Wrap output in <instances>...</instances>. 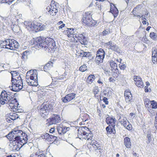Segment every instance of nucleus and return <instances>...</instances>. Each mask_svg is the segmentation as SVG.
I'll return each instance as SVG.
<instances>
[{"label":"nucleus","mask_w":157,"mask_h":157,"mask_svg":"<svg viewBox=\"0 0 157 157\" xmlns=\"http://www.w3.org/2000/svg\"><path fill=\"white\" fill-rule=\"evenodd\" d=\"M107 98L106 97H104L103 99L104 102L106 105H108V101H107Z\"/></svg>","instance_id":"obj_56"},{"label":"nucleus","mask_w":157,"mask_h":157,"mask_svg":"<svg viewBox=\"0 0 157 157\" xmlns=\"http://www.w3.org/2000/svg\"><path fill=\"white\" fill-rule=\"evenodd\" d=\"M12 85L10 89L13 91L17 92L23 87V82L20 74L11 79Z\"/></svg>","instance_id":"obj_4"},{"label":"nucleus","mask_w":157,"mask_h":157,"mask_svg":"<svg viewBox=\"0 0 157 157\" xmlns=\"http://www.w3.org/2000/svg\"><path fill=\"white\" fill-rule=\"evenodd\" d=\"M33 29L39 31L44 30L46 28L45 25L40 23H36L33 24Z\"/></svg>","instance_id":"obj_16"},{"label":"nucleus","mask_w":157,"mask_h":157,"mask_svg":"<svg viewBox=\"0 0 157 157\" xmlns=\"http://www.w3.org/2000/svg\"><path fill=\"white\" fill-rule=\"evenodd\" d=\"M126 129L128 130H131L132 129V125L130 124L129 122H128V123L126 124V125L123 126Z\"/></svg>","instance_id":"obj_36"},{"label":"nucleus","mask_w":157,"mask_h":157,"mask_svg":"<svg viewBox=\"0 0 157 157\" xmlns=\"http://www.w3.org/2000/svg\"><path fill=\"white\" fill-rule=\"evenodd\" d=\"M56 5L52 4L51 5L50 7H46L45 11L46 13L51 16L55 15L58 12V10L56 8Z\"/></svg>","instance_id":"obj_8"},{"label":"nucleus","mask_w":157,"mask_h":157,"mask_svg":"<svg viewBox=\"0 0 157 157\" xmlns=\"http://www.w3.org/2000/svg\"><path fill=\"white\" fill-rule=\"evenodd\" d=\"M34 44L39 48L48 51L50 49L52 50L56 48L54 40L50 38L44 39L40 36L38 37L34 41Z\"/></svg>","instance_id":"obj_1"},{"label":"nucleus","mask_w":157,"mask_h":157,"mask_svg":"<svg viewBox=\"0 0 157 157\" xmlns=\"http://www.w3.org/2000/svg\"><path fill=\"white\" fill-rule=\"evenodd\" d=\"M86 66L85 64H84L82 66H81L79 69L80 71L82 72H84L86 70Z\"/></svg>","instance_id":"obj_47"},{"label":"nucleus","mask_w":157,"mask_h":157,"mask_svg":"<svg viewBox=\"0 0 157 157\" xmlns=\"http://www.w3.org/2000/svg\"><path fill=\"white\" fill-rule=\"evenodd\" d=\"M98 144V142L95 140L94 141H93L91 143V144H92V145H94V144Z\"/></svg>","instance_id":"obj_62"},{"label":"nucleus","mask_w":157,"mask_h":157,"mask_svg":"<svg viewBox=\"0 0 157 157\" xmlns=\"http://www.w3.org/2000/svg\"><path fill=\"white\" fill-rule=\"evenodd\" d=\"M29 54V52L28 51H25L22 52V54L21 59L23 60H25L28 58V55Z\"/></svg>","instance_id":"obj_31"},{"label":"nucleus","mask_w":157,"mask_h":157,"mask_svg":"<svg viewBox=\"0 0 157 157\" xmlns=\"http://www.w3.org/2000/svg\"><path fill=\"white\" fill-rule=\"evenodd\" d=\"M134 80L135 81V83L137 86L142 88L144 87V83L141 78L139 76H134Z\"/></svg>","instance_id":"obj_12"},{"label":"nucleus","mask_w":157,"mask_h":157,"mask_svg":"<svg viewBox=\"0 0 157 157\" xmlns=\"http://www.w3.org/2000/svg\"><path fill=\"white\" fill-rule=\"evenodd\" d=\"M33 24L31 22H29L27 21H25L24 22V24L25 27L28 30H31L33 29Z\"/></svg>","instance_id":"obj_22"},{"label":"nucleus","mask_w":157,"mask_h":157,"mask_svg":"<svg viewBox=\"0 0 157 157\" xmlns=\"http://www.w3.org/2000/svg\"><path fill=\"white\" fill-rule=\"evenodd\" d=\"M65 25L64 24H62L58 27L59 29H61L63 28L65 26Z\"/></svg>","instance_id":"obj_63"},{"label":"nucleus","mask_w":157,"mask_h":157,"mask_svg":"<svg viewBox=\"0 0 157 157\" xmlns=\"http://www.w3.org/2000/svg\"><path fill=\"white\" fill-rule=\"evenodd\" d=\"M12 93L8 92L6 93V91H2L1 94L0 95V103L2 105H4L5 103H10V105L12 106L14 105H18L19 104L17 103V101L16 98L13 99L12 94Z\"/></svg>","instance_id":"obj_2"},{"label":"nucleus","mask_w":157,"mask_h":157,"mask_svg":"<svg viewBox=\"0 0 157 157\" xmlns=\"http://www.w3.org/2000/svg\"><path fill=\"white\" fill-rule=\"evenodd\" d=\"M152 62L155 64L157 61V57H152Z\"/></svg>","instance_id":"obj_53"},{"label":"nucleus","mask_w":157,"mask_h":157,"mask_svg":"<svg viewBox=\"0 0 157 157\" xmlns=\"http://www.w3.org/2000/svg\"><path fill=\"white\" fill-rule=\"evenodd\" d=\"M92 135L91 134H90V133H88V134H86V136H85L83 138L86 140L87 139V140H89L90 138L92 137Z\"/></svg>","instance_id":"obj_49"},{"label":"nucleus","mask_w":157,"mask_h":157,"mask_svg":"<svg viewBox=\"0 0 157 157\" xmlns=\"http://www.w3.org/2000/svg\"><path fill=\"white\" fill-rule=\"evenodd\" d=\"M152 57H157V49L155 47L152 48Z\"/></svg>","instance_id":"obj_37"},{"label":"nucleus","mask_w":157,"mask_h":157,"mask_svg":"<svg viewBox=\"0 0 157 157\" xmlns=\"http://www.w3.org/2000/svg\"><path fill=\"white\" fill-rule=\"evenodd\" d=\"M151 103L149 102L147 103H146V104L145 105V107L146 108H147L148 109H147L149 112L150 113H152L151 112L153 111L152 109H151Z\"/></svg>","instance_id":"obj_39"},{"label":"nucleus","mask_w":157,"mask_h":157,"mask_svg":"<svg viewBox=\"0 0 157 157\" xmlns=\"http://www.w3.org/2000/svg\"><path fill=\"white\" fill-rule=\"evenodd\" d=\"M18 105H10V108L11 109L12 111L16 113H21L23 111L22 110L19 109L18 108Z\"/></svg>","instance_id":"obj_29"},{"label":"nucleus","mask_w":157,"mask_h":157,"mask_svg":"<svg viewBox=\"0 0 157 157\" xmlns=\"http://www.w3.org/2000/svg\"><path fill=\"white\" fill-rule=\"evenodd\" d=\"M124 144L126 147L128 148H130L131 145L130 142V139L128 137H126L124 139Z\"/></svg>","instance_id":"obj_25"},{"label":"nucleus","mask_w":157,"mask_h":157,"mask_svg":"<svg viewBox=\"0 0 157 157\" xmlns=\"http://www.w3.org/2000/svg\"><path fill=\"white\" fill-rule=\"evenodd\" d=\"M103 61V59L101 58H100L96 56L95 60V62L98 65L100 63H102Z\"/></svg>","instance_id":"obj_35"},{"label":"nucleus","mask_w":157,"mask_h":157,"mask_svg":"<svg viewBox=\"0 0 157 157\" xmlns=\"http://www.w3.org/2000/svg\"><path fill=\"white\" fill-rule=\"evenodd\" d=\"M67 30L66 31L67 32V35L68 37H72L74 39L75 37H74V35H76L78 33H74L75 32L74 31V29H68L67 28Z\"/></svg>","instance_id":"obj_23"},{"label":"nucleus","mask_w":157,"mask_h":157,"mask_svg":"<svg viewBox=\"0 0 157 157\" xmlns=\"http://www.w3.org/2000/svg\"><path fill=\"white\" fill-rule=\"evenodd\" d=\"M75 94L74 93L69 94L67 95L64 98H62L63 101L64 102H67L71 101L75 98Z\"/></svg>","instance_id":"obj_15"},{"label":"nucleus","mask_w":157,"mask_h":157,"mask_svg":"<svg viewBox=\"0 0 157 157\" xmlns=\"http://www.w3.org/2000/svg\"><path fill=\"white\" fill-rule=\"evenodd\" d=\"M151 106L152 109H156L157 108V102L154 101H151Z\"/></svg>","instance_id":"obj_41"},{"label":"nucleus","mask_w":157,"mask_h":157,"mask_svg":"<svg viewBox=\"0 0 157 157\" xmlns=\"http://www.w3.org/2000/svg\"><path fill=\"white\" fill-rule=\"evenodd\" d=\"M52 67V63L51 61H49L44 66V70L45 72H48L50 69Z\"/></svg>","instance_id":"obj_26"},{"label":"nucleus","mask_w":157,"mask_h":157,"mask_svg":"<svg viewBox=\"0 0 157 157\" xmlns=\"http://www.w3.org/2000/svg\"><path fill=\"white\" fill-rule=\"evenodd\" d=\"M90 20L91 21H90V23H86L85 25L90 27L94 26L97 25L98 24L96 21L93 20L92 18Z\"/></svg>","instance_id":"obj_27"},{"label":"nucleus","mask_w":157,"mask_h":157,"mask_svg":"<svg viewBox=\"0 0 157 157\" xmlns=\"http://www.w3.org/2000/svg\"><path fill=\"white\" fill-rule=\"evenodd\" d=\"M60 116L58 115H54L49 119L48 122L50 124H55L58 123L60 121Z\"/></svg>","instance_id":"obj_11"},{"label":"nucleus","mask_w":157,"mask_h":157,"mask_svg":"<svg viewBox=\"0 0 157 157\" xmlns=\"http://www.w3.org/2000/svg\"><path fill=\"white\" fill-rule=\"evenodd\" d=\"M14 0H0L1 3H7L9 4H11Z\"/></svg>","instance_id":"obj_44"},{"label":"nucleus","mask_w":157,"mask_h":157,"mask_svg":"<svg viewBox=\"0 0 157 157\" xmlns=\"http://www.w3.org/2000/svg\"><path fill=\"white\" fill-rule=\"evenodd\" d=\"M41 136L43 139H45L48 140V137H49V135L48 133H46L42 134Z\"/></svg>","instance_id":"obj_48"},{"label":"nucleus","mask_w":157,"mask_h":157,"mask_svg":"<svg viewBox=\"0 0 157 157\" xmlns=\"http://www.w3.org/2000/svg\"><path fill=\"white\" fill-rule=\"evenodd\" d=\"M53 104L51 101H47L44 102L40 107L39 112L41 114V116L46 118V117L53 109Z\"/></svg>","instance_id":"obj_3"},{"label":"nucleus","mask_w":157,"mask_h":157,"mask_svg":"<svg viewBox=\"0 0 157 157\" xmlns=\"http://www.w3.org/2000/svg\"><path fill=\"white\" fill-rule=\"evenodd\" d=\"M22 133V131L19 130H13L10 132L7 135V137L12 140H17L18 136H20Z\"/></svg>","instance_id":"obj_7"},{"label":"nucleus","mask_w":157,"mask_h":157,"mask_svg":"<svg viewBox=\"0 0 157 157\" xmlns=\"http://www.w3.org/2000/svg\"><path fill=\"white\" fill-rule=\"evenodd\" d=\"M150 36L154 40H157V35L154 32L151 33L150 34Z\"/></svg>","instance_id":"obj_38"},{"label":"nucleus","mask_w":157,"mask_h":157,"mask_svg":"<svg viewBox=\"0 0 157 157\" xmlns=\"http://www.w3.org/2000/svg\"><path fill=\"white\" fill-rule=\"evenodd\" d=\"M92 146H93L94 149L95 150H99L101 149V146L99 144H94V145H92Z\"/></svg>","instance_id":"obj_46"},{"label":"nucleus","mask_w":157,"mask_h":157,"mask_svg":"<svg viewBox=\"0 0 157 157\" xmlns=\"http://www.w3.org/2000/svg\"><path fill=\"white\" fill-rule=\"evenodd\" d=\"M124 95L126 101L127 102H130L132 97L131 92L126 90L125 91Z\"/></svg>","instance_id":"obj_21"},{"label":"nucleus","mask_w":157,"mask_h":157,"mask_svg":"<svg viewBox=\"0 0 157 157\" xmlns=\"http://www.w3.org/2000/svg\"><path fill=\"white\" fill-rule=\"evenodd\" d=\"M106 121L108 124L109 125H111L112 126H115V122H116V120L115 118L109 116L106 118Z\"/></svg>","instance_id":"obj_20"},{"label":"nucleus","mask_w":157,"mask_h":157,"mask_svg":"<svg viewBox=\"0 0 157 157\" xmlns=\"http://www.w3.org/2000/svg\"><path fill=\"white\" fill-rule=\"evenodd\" d=\"M118 120L121 124L123 126L126 125V124L129 122L127 118L125 117L124 115L122 114H120L119 115V117Z\"/></svg>","instance_id":"obj_18"},{"label":"nucleus","mask_w":157,"mask_h":157,"mask_svg":"<svg viewBox=\"0 0 157 157\" xmlns=\"http://www.w3.org/2000/svg\"><path fill=\"white\" fill-rule=\"evenodd\" d=\"M2 44L4 48L11 50H15L18 46V43L14 39H7Z\"/></svg>","instance_id":"obj_5"},{"label":"nucleus","mask_w":157,"mask_h":157,"mask_svg":"<svg viewBox=\"0 0 157 157\" xmlns=\"http://www.w3.org/2000/svg\"><path fill=\"white\" fill-rule=\"evenodd\" d=\"M142 7V5H138L136 7H135L132 11V12L133 13L134 11L136 10V9L140 10L141 8Z\"/></svg>","instance_id":"obj_52"},{"label":"nucleus","mask_w":157,"mask_h":157,"mask_svg":"<svg viewBox=\"0 0 157 157\" xmlns=\"http://www.w3.org/2000/svg\"><path fill=\"white\" fill-rule=\"evenodd\" d=\"M84 51L83 50H81L78 53V54H79V56H81L83 57V54H84Z\"/></svg>","instance_id":"obj_57"},{"label":"nucleus","mask_w":157,"mask_h":157,"mask_svg":"<svg viewBox=\"0 0 157 157\" xmlns=\"http://www.w3.org/2000/svg\"><path fill=\"white\" fill-rule=\"evenodd\" d=\"M75 38L78 39V40L82 44L86 45L87 43V38L86 37L82 34L78 33L74 35Z\"/></svg>","instance_id":"obj_10"},{"label":"nucleus","mask_w":157,"mask_h":157,"mask_svg":"<svg viewBox=\"0 0 157 157\" xmlns=\"http://www.w3.org/2000/svg\"><path fill=\"white\" fill-rule=\"evenodd\" d=\"M111 7L110 12H111L114 16V17H117L118 13V10L115 5L113 3L110 4Z\"/></svg>","instance_id":"obj_19"},{"label":"nucleus","mask_w":157,"mask_h":157,"mask_svg":"<svg viewBox=\"0 0 157 157\" xmlns=\"http://www.w3.org/2000/svg\"><path fill=\"white\" fill-rule=\"evenodd\" d=\"M110 33V29H108L104 30L102 32L103 35V36H105L106 35L109 34Z\"/></svg>","instance_id":"obj_50"},{"label":"nucleus","mask_w":157,"mask_h":157,"mask_svg":"<svg viewBox=\"0 0 157 157\" xmlns=\"http://www.w3.org/2000/svg\"><path fill=\"white\" fill-rule=\"evenodd\" d=\"M105 45L109 49H110L113 51L119 52L120 49L118 46L114 44L112 41H109L105 43Z\"/></svg>","instance_id":"obj_9"},{"label":"nucleus","mask_w":157,"mask_h":157,"mask_svg":"<svg viewBox=\"0 0 157 157\" xmlns=\"http://www.w3.org/2000/svg\"><path fill=\"white\" fill-rule=\"evenodd\" d=\"M6 121L8 122H11L12 121L16 120L18 117L17 115L15 113H11L6 115Z\"/></svg>","instance_id":"obj_14"},{"label":"nucleus","mask_w":157,"mask_h":157,"mask_svg":"<svg viewBox=\"0 0 157 157\" xmlns=\"http://www.w3.org/2000/svg\"><path fill=\"white\" fill-rule=\"evenodd\" d=\"M154 125L155 128L157 129V117H155V121Z\"/></svg>","instance_id":"obj_59"},{"label":"nucleus","mask_w":157,"mask_h":157,"mask_svg":"<svg viewBox=\"0 0 157 157\" xmlns=\"http://www.w3.org/2000/svg\"><path fill=\"white\" fill-rule=\"evenodd\" d=\"M62 128L63 134L69 131L70 129V128L69 127H66L65 126H63V125H62Z\"/></svg>","instance_id":"obj_43"},{"label":"nucleus","mask_w":157,"mask_h":157,"mask_svg":"<svg viewBox=\"0 0 157 157\" xmlns=\"http://www.w3.org/2000/svg\"><path fill=\"white\" fill-rule=\"evenodd\" d=\"M57 129L59 134H63L62 125L57 126Z\"/></svg>","instance_id":"obj_45"},{"label":"nucleus","mask_w":157,"mask_h":157,"mask_svg":"<svg viewBox=\"0 0 157 157\" xmlns=\"http://www.w3.org/2000/svg\"><path fill=\"white\" fill-rule=\"evenodd\" d=\"M78 138L80 139V137L79 136V135H82V136H86V134H88V132H86L84 130L81 129H78Z\"/></svg>","instance_id":"obj_33"},{"label":"nucleus","mask_w":157,"mask_h":157,"mask_svg":"<svg viewBox=\"0 0 157 157\" xmlns=\"http://www.w3.org/2000/svg\"><path fill=\"white\" fill-rule=\"evenodd\" d=\"M112 128L110 125L107 127L106 128V130L108 133L111 134L113 133V134L116 133V131L115 130V126H112Z\"/></svg>","instance_id":"obj_24"},{"label":"nucleus","mask_w":157,"mask_h":157,"mask_svg":"<svg viewBox=\"0 0 157 157\" xmlns=\"http://www.w3.org/2000/svg\"><path fill=\"white\" fill-rule=\"evenodd\" d=\"M29 81L28 79L26 81L28 84L32 86H37L38 85L37 80H31Z\"/></svg>","instance_id":"obj_30"},{"label":"nucleus","mask_w":157,"mask_h":157,"mask_svg":"<svg viewBox=\"0 0 157 157\" xmlns=\"http://www.w3.org/2000/svg\"><path fill=\"white\" fill-rule=\"evenodd\" d=\"M27 140L18 139V140H14L12 141L13 145L14 150L18 151L25 144L27 143Z\"/></svg>","instance_id":"obj_6"},{"label":"nucleus","mask_w":157,"mask_h":157,"mask_svg":"<svg viewBox=\"0 0 157 157\" xmlns=\"http://www.w3.org/2000/svg\"><path fill=\"white\" fill-rule=\"evenodd\" d=\"M119 65L120 69L122 70H124L126 67V66L125 64H123L122 65Z\"/></svg>","instance_id":"obj_55"},{"label":"nucleus","mask_w":157,"mask_h":157,"mask_svg":"<svg viewBox=\"0 0 157 157\" xmlns=\"http://www.w3.org/2000/svg\"><path fill=\"white\" fill-rule=\"evenodd\" d=\"M109 80L110 82H113L115 81L114 79L112 77H110L109 78Z\"/></svg>","instance_id":"obj_64"},{"label":"nucleus","mask_w":157,"mask_h":157,"mask_svg":"<svg viewBox=\"0 0 157 157\" xmlns=\"http://www.w3.org/2000/svg\"><path fill=\"white\" fill-rule=\"evenodd\" d=\"M55 128H51L49 132L51 133H53L54 132Z\"/></svg>","instance_id":"obj_60"},{"label":"nucleus","mask_w":157,"mask_h":157,"mask_svg":"<svg viewBox=\"0 0 157 157\" xmlns=\"http://www.w3.org/2000/svg\"><path fill=\"white\" fill-rule=\"evenodd\" d=\"M99 91V89L98 87H96L94 90V94L95 95L98 94V92Z\"/></svg>","instance_id":"obj_54"},{"label":"nucleus","mask_w":157,"mask_h":157,"mask_svg":"<svg viewBox=\"0 0 157 157\" xmlns=\"http://www.w3.org/2000/svg\"><path fill=\"white\" fill-rule=\"evenodd\" d=\"M29 74H30V80H37L36 70H30L28 71L27 73V75Z\"/></svg>","instance_id":"obj_17"},{"label":"nucleus","mask_w":157,"mask_h":157,"mask_svg":"<svg viewBox=\"0 0 157 157\" xmlns=\"http://www.w3.org/2000/svg\"><path fill=\"white\" fill-rule=\"evenodd\" d=\"M150 102L151 103V101H150L149 99H146L144 101V104L145 105L146 104V103H149Z\"/></svg>","instance_id":"obj_58"},{"label":"nucleus","mask_w":157,"mask_h":157,"mask_svg":"<svg viewBox=\"0 0 157 157\" xmlns=\"http://www.w3.org/2000/svg\"><path fill=\"white\" fill-rule=\"evenodd\" d=\"M110 65L111 68L113 69L112 70L113 71V70L115 71L116 73L118 71L117 69V64L115 62L113 61H111L110 62Z\"/></svg>","instance_id":"obj_28"},{"label":"nucleus","mask_w":157,"mask_h":157,"mask_svg":"<svg viewBox=\"0 0 157 157\" xmlns=\"http://www.w3.org/2000/svg\"><path fill=\"white\" fill-rule=\"evenodd\" d=\"M22 133H21V135H20V136H18V139L17 140H18V139H21L27 140H28V138L27 137V135L25 133H23V132L22 131Z\"/></svg>","instance_id":"obj_32"},{"label":"nucleus","mask_w":157,"mask_h":157,"mask_svg":"<svg viewBox=\"0 0 157 157\" xmlns=\"http://www.w3.org/2000/svg\"><path fill=\"white\" fill-rule=\"evenodd\" d=\"M84 54L83 57H89L91 55V53L90 52H84Z\"/></svg>","instance_id":"obj_51"},{"label":"nucleus","mask_w":157,"mask_h":157,"mask_svg":"<svg viewBox=\"0 0 157 157\" xmlns=\"http://www.w3.org/2000/svg\"><path fill=\"white\" fill-rule=\"evenodd\" d=\"M97 54H100L102 57H105V52L104 50L102 48L99 49L97 52Z\"/></svg>","instance_id":"obj_34"},{"label":"nucleus","mask_w":157,"mask_h":157,"mask_svg":"<svg viewBox=\"0 0 157 157\" xmlns=\"http://www.w3.org/2000/svg\"><path fill=\"white\" fill-rule=\"evenodd\" d=\"M94 79L93 78H89V76H88V81H89L90 82H93L94 81Z\"/></svg>","instance_id":"obj_61"},{"label":"nucleus","mask_w":157,"mask_h":157,"mask_svg":"<svg viewBox=\"0 0 157 157\" xmlns=\"http://www.w3.org/2000/svg\"><path fill=\"white\" fill-rule=\"evenodd\" d=\"M57 138L56 136L52 135H49V137H48V140L50 141H52L56 140Z\"/></svg>","instance_id":"obj_42"},{"label":"nucleus","mask_w":157,"mask_h":157,"mask_svg":"<svg viewBox=\"0 0 157 157\" xmlns=\"http://www.w3.org/2000/svg\"><path fill=\"white\" fill-rule=\"evenodd\" d=\"M82 21L84 25L86 23L88 20L91 19L92 18L90 12H86L84 14L82 15Z\"/></svg>","instance_id":"obj_13"},{"label":"nucleus","mask_w":157,"mask_h":157,"mask_svg":"<svg viewBox=\"0 0 157 157\" xmlns=\"http://www.w3.org/2000/svg\"><path fill=\"white\" fill-rule=\"evenodd\" d=\"M11 73L12 75V79H13L15 77L19 75V73H18L16 71H11Z\"/></svg>","instance_id":"obj_40"}]
</instances>
